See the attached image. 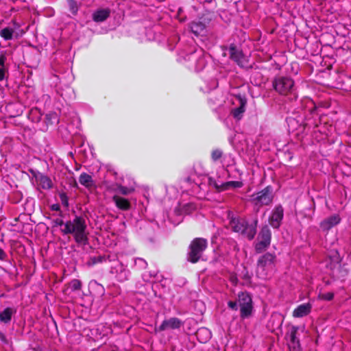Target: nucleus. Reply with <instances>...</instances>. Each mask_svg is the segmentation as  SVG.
I'll return each instance as SVG.
<instances>
[{
  "instance_id": "20e7f679",
  "label": "nucleus",
  "mask_w": 351,
  "mask_h": 351,
  "mask_svg": "<svg viewBox=\"0 0 351 351\" xmlns=\"http://www.w3.org/2000/svg\"><path fill=\"white\" fill-rule=\"evenodd\" d=\"M206 247L207 241L206 239L202 238L193 239L189 245L187 260L192 263L198 262Z\"/></svg>"
},
{
  "instance_id": "c9c22d12",
  "label": "nucleus",
  "mask_w": 351,
  "mask_h": 351,
  "mask_svg": "<svg viewBox=\"0 0 351 351\" xmlns=\"http://www.w3.org/2000/svg\"><path fill=\"white\" fill-rule=\"evenodd\" d=\"M60 198L62 204L64 206H68L69 202H68V198H67L66 195L65 193H61V194H60Z\"/></svg>"
},
{
  "instance_id": "dca6fc26",
  "label": "nucleus",
  "mask_w": 351,
  "mask_h": 351,
  "mask_svg": "<svg viewBox=\"0 0 351 351\" xmlns=\"http://www.w3.org/2000/svg\"><path fill=\"white\" fill-rule=\"evenodd\" d=\"M229 52L230 58L237 62L240 66H243L245 62V58L242 52L237 48V47L232 44L229 47Z\"/></svg>"
},
{
  "instance_id": "2f4dec72",
  "label": "nucleus",
  "mask_w": 351,
  "mask_h": 351,
  "mask_svg": "<svg viewBox=\"0 0 351 351\" xmlns=\"http://www.w3.org/2000/svg\"><path fill=\"white\" fill-rule=\"evenodd\" d=\"M222 156V152L220 149H215L212 152L211 158L213 161H217Z\"/></svg>"
},
{
  "instance_id": "b1692460",
  "label": "nucleus",
  "mask_w": 351,
  "mask_h": 351,
  "mask_svg": "<svg viewBox=\"0 0 351 351\" xmlns=\"http://www.w3.org/2000/svg\"><path fill=\"white\" fill-rule=\"evenodd\" d=\"M190 29L195 36H198L205 29V25L200 21H193L190 24Z\"/></svg>"
},
{
  "instance_id": "f8f14e48",
  "label": "nucleus",
  "mask_w": 351,
  "mask_h": 351,
  "mask_svg": "<svg viewBox=\"0 0 351 351\" xmlns=\"http://www.w3.org/2000/svg\"><path fill=\"white\" fill-rule=\"evenodd\" d=\"M298 327L295 326H293L291 327L289 330L287 336L289 339V347L292 351H300V344L299 339L297 337L296 335L298 331Z\"/></svg>"
},
{
  "instance_id": "7ed1b4c3",
  "label": "nucleus",
  "mask_w": 351,
  "mask_h": 351,
  "mask_svg": "<svg viewBox=\"0 0 351 351\" xmlns=\"http://www.w3.org/2000/svg\"><path fill=\"white\" fill-rule=\"evenodd\" d=\"M295 82L289 76L277 75L272 81L273 88L281 95H287L294 90Z\"/></svg>"
},
{
  "instance_id": "79ce46f5",
  "label": "nucleus",
  "mask_w": 351,
  "mask_h": 351,
  "mask_svg": "<svg viewBox=\"0 0 351 351\" xmlns=\"http://www.w3.org/2000/svg\"><path fill=\"white\" fill-rule=\"evenodd\" d=\"M47 119H53L55 121H58V118L56 117V113H52V114H47Z\"/></svg>"
},
{
  "instance_id": "72a5a7b5",
  "label": "nucleus",
  "mask_w": 351,
  "mask_h": 351,
  "mask_svg": "<svg viewBox=\"0 0 351 351\" xmlns=\"http://www.w3.org/2000/svg\"><path fill=\"white\" fill-rule=\"evenodd\" d=\"M206 65V62L204 60V57H200L199 60H197V63L196 65V69L197 71L202 70Z\"/></svg>"
},
{
  "instance_id": "4be33fe9",
  "label": "nucleus",
  "mask_w": 351,
  "mask_h": 351,
  "mask_svg": "<svg viewBox=\"0 0 351 351\" xmlns=\"http://www.w3.org/2000/svg\"><path fill=\"white\" fill-rule=\"evenodd\" d=\"M243 183L241 181H229L226 182H221V191H224L230 189L241 188Z\"/></svg>"
},
{
  "instance_id": "2eb2a0df",
  "label": "nucleus",
  "mask_w": 351,
  "mask_h": 351,
  "mask_svg": "<svg viewBox=\"0 0 351 351\" xmlns=\"http://www.w3.org/2000/svg\"><path fill=\"white\" fill-rule=\"evenodd\" d=\"M312 308L313 305L310 302L301 304L293 311L292 315L295 318L307 316L311 313Z\"/></svg>"
},
{
  "instance_id": "5701e85b",
  "label": "nucleus",
  "mask_w": 351,
  "mask_h": 351,
  "mask_svg": "<svg viewBox=\"0 0 351 351\" xmlns=\"http://www.w3.org/2000/svg\"><path fill=\"white\" fill-rule=\"evenodd\" d=\"M256 224L257 221H255L254 224L248 225L246 224L245 232L242 234L245 235V237L249 239L252 240L254 239V236L256 234Z\"/></svg>"
},
{
  "instance_id": "9d476101",
  "label": "nucleus",
  "mask_w": 351,
  "mask_h": 351,
  "mask_svg": "<svg viewBox=\"0 0 351 351\" xmlns=\"http://www.w3.org/2000/svg\"><path fill=\"white\" fill-rule=\"evenodd\" d=\"M228 217L230 219V227L234 232L241 234L245 232L247 223L245 219L234 217L231 213L228 214Z\"/></svg>"
},
{
  "instance_id": "7c9ffc66",
  "label": "nucleus",
  "mask_w": 351,
  "mask_h": 351,
  "mask_svg": "<svg viewBox=\"0 0 351 351\" xmlns=\"http://www.w3.org/2000/svg\"><path fill=\"white\" fill-rule=\"evenodd\" d=\"M334 298V293L332 292H327L319 295V298L321 300L330 301Z\"/></svg>"
},
{
  "instance_id": "393cba45",
  "label": "nucleus",
  "mask_w": 351,
  "mask_h": 351,
  "mask_svg": "<svg viewBox=\"0 0 351 351\" xmlns=\"http://www.w3.org/2000/svg\"><path fill=\"white\" fill-rule=\"evenodd\" d=\"M79 182L86 188H90L93 185V180L91 176L86 173H83L80 176Z\"/></svg>"
},
{
  "instance_id": "473e14b6",
  "label": "nucleus",
  "mask_w": 351,
  "mask_h": 351,
  "mask_svg": "<svg viewBox=\"0 0 351 351\" xmlns=\"http://www.w3.org/2000/svg\"><path fill=\"white\" fill-rule=\"evenodd\" d=\"M208 184L210 185L213 186L218 191H221V183H219L218 182H217L215 178H208Z\"/></svg>"
},
{
  "instance_id": "cd10ccee",
  "label": "nucleus",
  "mask_w": 351,
  "mask_h": 351,
  "mask_svg": "<svg viewBox=\"0 0 351 351\" xmlns=\"http://www.w3.org/2000/svg\"><path fill=\"white\" fill-rule=\"evenodd\" d=\"M134 265L139 269L146 268L147 263V262L141 258H136L134 260Z\"/></svg>"
},
{
  "instance_id": "412c9836",
  "label": "nucleus",
  "mask_w": 351,
  "mask_h": 351,
  "mask_svg": "<svg viewBox=\"0 0 351 351\" xmlns=\"http://www.w3.org/2000/svg\"><path fill=\"white\" fill-rule=\"evenodd\" d=\"M196 335L199 341L202 343L206 342L211 337L210 332L206 328H201L197 330Z\"/></svg>"
},
{
  "instance_id": "f704fd0d",
  "label": "nucleus",
  "mask_w": 351,
  "mask_h": 351,
  "mask_svg": "<svg viewBox=\"0 0 351 351\" xmlns=\"http://www.w3.org/2000/svg\"><path fill=\"white\" fill-rule=\"evenodd\" d=\"M53 223L54 226H60L61 227V228H64L65 226V222H64V221L60 218H57L54 219L53 221Z\"/></svg>"
},
{
  "instance_id": "4c0bfd02",
  "label": "nucleus",
  "mask_w": 351,
  "mask_h": 351,
  "mask_svg": "<svg viewBox=\"0 0 351 351\" xmlns=\"http://www.w3.org/2000/svg\"><path fill=\"white\" fill-rule=\"evenodd\" d=\"M238 304V302L234 301H229L228 302V307L233 310H237Z\"/></svg>"
},
{
  "instance_id": "ddd939ff",
  "label": "nucleus",
  "mask_w": 351,
  "mask_h": 351,
  "mask_svg": "<svg viewBox=\"0 0 351 351\" xmlns=\"http://www.w3.org/2000/svg\"><path fill=\"white\" fill-rule=\"evenodd\" d=\"M182 323L181 320L177 317H171L162 322L158 328H155L156 332H161L168 329H178L181 327Z\"/></svg>"
},
{
  "instance_id": "a18cd8bd",
  "label": "nucleus",
  "mask_w": 351,
  "mask_h": 351,
  "mask_svg": "<svg viewBox=\"0 0 351 351\" xmlns=\"http://www.w3.org/2000/svg\"><path fill=\"white\" fill-rule=\"evenodd\" d=\"M189 206H193V204H189Z\"/></svg>"
},
{
  "instance_id": "c03bdc74",
  "label": "nucleus",
  "mask_w": 351,
  "mask_h": 351,
  "mask_svg": "<svg viewBox=\"0 0 351 351\" xmlns=\"http://www.w3.org/2000/svg\"><path fill=\"white\" fill-rule=\"evenodd\" d=\"M236 280H237V279H236V278H234V277H232V278H231V280H232V282L233 283H236Z\"/></svg>"
},
{
  "instance_id": "37998d69",
  "label": "nucleus",
  "mask_w": 351,
  "mask_h": 351,
  "mask_svg": "<svg viewBox=\"0 0 351 351\" xmlns=\"http://www.w3.org/2000/svg\"><path fill=\"white\" fill-rule=\"evenodd\" d=\"M51 209L54 211H58V210H60V207L59 204H54L51 205Z\"/></svg>"
},
{
  "instance_id": "bb28decb",
  "label": "nucleus",
  "mask_w": 351,
  "mask_h": 351,
  "mask_svg": "<svg viewBox=\"0 0 351 351\" xmlns=\"http://www.w3.org/2000/svg\"><path fill=\"white\" fill-rule=\"evenodd\" d=\"M69 287L73 291L80 290L82 288V282L77 279H73L70 282Z\"/></svg>"
},
{
  "instance_id": "c756f323",
  "label": "nucleus",
  "mask_w": 351,
  "mask_h": 351,
  "mask_svg": "<svg viewBox=\"0 0 351 351\" xmlns=\"http://www.w3.org/2000/svg\"><path fill=\"white\" fill-rule=\"evenodd\" d=\"M133 191L134 189L132 188H128L121 185H119L117 188V191L125 195L131 193Z\"/></svg>"
},
{
  "instance_id": "a878e982",
  "label": "nucleus",
  "mask_w": 351,
  "mask_h": 351,
  "mask_svg": "<svg viewBox=\"0 0 351 351\" xmlns=\"http://www.w3.org/2000/svg\"><path fill=\"white\" fill-rule=\"evenodd\" d=\"M14 29L10 27H5L0 31V36L5 40L12 39Z\"/></svg>"
},
{
  "instance_id": "f257e3e1",
  "label": "nucleus",
  "mask_w": 351,
  "mask_h": 351,
  "mask_svg": "<svg viewBox=\"0 0 351 351\" xmlns=\"http://www.w3.org/2000/svg\"><path fill=\"white\" fill-rule=\"evenodd\" d=\"M86 228L85 219L75 216L73 219L66 221L60 231L63 234H72L77 243L85 245L88 241Z\"/></svg>"
},
{
  "instance_id": "58836bf2",
  "label": "nucleus",
  "mask_w": 351,
  "mask_h": 351,
  "mask_svg": "<svg viewBox=\"0 0 351 351\" xmlns=\"http://www.w3.org/2000/svg\"><path fill=\"white\" fill-rule=\"evenodd\" d=\"M6 56L5 54H0V67H5V62L6 61Z\"/></svg>"
},
{
  "instance_id": "ea45409f",
  "label": "nucleus",
  "mask_w": 351,
  "mask_h": 351,
  "mask_svg": "<svg viewBox=\"0 0 351 351\" xmlns=\"http://www.w3.org/2000/svg\"><path fill=\"white\" fill-rule=\"evenodd\" d=\"M69 5H70L72 12L73 14H75L77 12V6H76L75 3L73 1L71 0V1H69Z\"/></svg>"
},
{
  "instance_id": "9b49d317",
  "label": "nucleus",
  "mask_w": 351,
  "mask_h": 351,
  "mask_svg": "<svg viewBox=\"0 0 351 351\" xmlns=\"http://www.w3.org/2000/svg\"><path fill=\"white\" fill-rule=\"evenodd\" d=\"M341 221L338 214L332 215L320 222L319 227L323 232H328L333 227L337 226Z\"/></svg>"
},
{
  "instance_id": "f03ea898",
  "label": "nucleus",
  "mask_w": 351,
  "mask_h": 351,
  "mask_svg": "<svg viewBox=\"0 0 351 351\" xmlns=\"http://www.w3.org/2000/svg\"><path fill=\"white\" fill-rule=\"evenodd\" d=\"M276 256L274 254L266 253L261 256L257 262L256 274L260 278H266L275 269Z\"/></svg>"
},
{
  "instance_id": "6e6552de",
  "label": "nucleus",
  "mask_w": 351,
  "mask_h": 351,
  "mask_svg": "<svg viewBox=\"0 0 351 351\" xmlns=\"http://www.w3.org/2000/svg\"><path fill=\"white\" fill-rule=\"evenodd\" d=\"M259 241L255 245L256 252L261 253L266 250L270 245L271 239V230L267 226L262 228L259 235Z\"/></svg>"
},
{
  "instance_id": "423d86ee",
  "label": "nucleus",
  "mask_w": 351,
  "mask_h": 351,
  "mask_svg": "<svg viewBox=\"0 0 351 351\" xmlns=\"http://www.w3.org/2000/svg\"><path fill=\"white\" fill-rule=\"evenodd\" d=\"M238 304L240 307V316L246 319L252 315L253 311L252 299L247 292H241L238 295Z\"/></svg>"
},
{
  "instance_id": "1a4fd4ad",
  "label": "nucleus",
  "mask_w": 351,
  "mask_h": 351,
  "mask_svg": "<svg viewBox=\"0 0 351 351\" xmlns=\"http://www.w3.org/2000/svg\"><path fill=\"white\" fill-rule=\"evenodd\" d=\"M284 216V210L281 205L276 206L272 210L271 215L269 217V224L274 228H278L280 226L281 221Z\"/></svg>"
},
{
  "instance_id": "a19ab883",
  "label": "nucleus",
  "mask_w": 351,
  "mask_h": 351,
  "mask_svg": "<svg viewBox=\"0 0 351 351\" xmlns=\"http://www.w3.org/2000/svg\"><path fill=\"white\" fill-rule=\"evenodd\" d=\"M6 256H7V255H6V253L5 252V251L0 247V260L1 261L5 260L6 258Z\"/></svg>"
},
{
  "instance_id": "f3484780",
  "label": "nucleus",
  "mask_w": 351,
  "mask_h": 351,
  "mask_svg": "<svg viewBox=\"0 0 351 351\" xmlns=\"http://www.w3.org/2000/svg\"><path fill=\"white\" fill-rule=\"evenodd\" d=\"M110 13L108 8L97 10L93 13V20L96 23H101L109 17Z\"/></svg>"
},
{
  "instance_id": "0eeeda50",
  "label": "nucleus",
  "mask_w": 351,
  "mask_h": 351,
  "mask_svg": "<svg viewBox=\"0 0 351 351\" xmlns=\"http://www.w3.org/2000/svg\"><path fill=\"white\" fill-rule=\"evenodd\" d=\"M110 272L114 276L119 282H124L128 280L130 272L127 267L118 260H114L110 266Z\"/></svg>"
},
{
  "instance_id": "6ab92c4d",
  "label": "nucleus",
  "mask_w": 351,
  "mask_h": 351,
  "mask_svg": "<svg viewBox=\"0 0 351 351\" xmlns=\"http://www.w3.org/2000/svg\"><path fill=\"white\" fill-rule=\"evenodd\" d=\"M112 199L114 202L117 208H119V209L123 210H127L130 209V203L127 199L120 197L119 195H114Z\"/></svg>"
},
{
  "instance_id": "4468645a",
  "label": "nucleus",
  "mask_w": 351,
  "mask_h": 351,
  "mask_svg": "<svg viewBox=\"0 0 351 351\" xmlns=\"http://www.w3.org/2000/svg\"><path fill=\"white\" fill-rule=\"evenodd\" d=\"M34 177L35 178L37 185L40 188L44 190H49L52 188V180L47 176H45L40 172H36L34 173Z\"/></svg>"
},
{
  "instance_id": "e433bc0d",
  "label": "nucleus",
  "mask_w": 351,
  "mask_h": 351,
  "mask_svg": "<svg viewBox=\"0 0 351 351\" xmlns=\"http://www.w3.org/2000/svg\"><path fill=\"white\" fill-rule=\"evenodd\" d=\"M6 73V67H0V82L4 80Z\"/></svg>"
},
{
  "instance_id": "aec40b11",
  "label": "nucleus",
  "mask_w": 351,
  "mask_h": 351,
  "mask_svg": "<svg viewBox=\"0 0 351 351\" xmlns=\"http://www.w3.org/2000/svg\"><path fill=\"white\" fill-rule=\"evenodd\" d=\"M14 313H15V311L13 308L10 307L5 308L0 313V322L4 324H8L11 321Z\"/></svg>"
},
{
  "instance_id": "39448f33",
  "label": "nucleus",
  "mask_w": 351,
  "mask_h": 351,
  "mask_svg": "<svg viewBox=\"0 0 351 351\" xmlns=\"http://www.w3.org/2000/svg\"><path fill=\"white\" fill-rule=\"evenodd\" d=\"M274 199L272 188L268 186L263 190L254 193L250 197L252 204L259 210L263 206H268L271 204Z\"/></svg>"
},
{
  "instance_id": "a211bd4d",
  "label": "nucleus",
  "mask_w": 351,
  "mask_h": 351,
  "mask_svg": "<svg viewBox=\"0 0 351 351\" xmlns=\"http://www.w3.org/2000/svg\"><path fill=\"white\" fill-rule=\"evenodd\" d=\"M239 106L235 108H233L231 110V114L233 117L237 120H240L245 110L246 101L241 97H239Z\"/></svg>"
},
{
  "instance_id": "c85d7f7f",
  "label": "nucleus",
  "mask_w": 351,
  "mask_h": 351,
  "mask_svg": "<svg viewBox=\"0 0 351 351\" xmlns=\"http://www.w3.org/2000/svg\"><path fill=\"white\" fill-rule=\"evenodd\" d=\"M107 261H108L110 262L112 261V260L110 259V256L106 257V256H94V257L91 258V262L93 264H97V263H102V262H106Z\"/></svg>"
}]
</instances>
